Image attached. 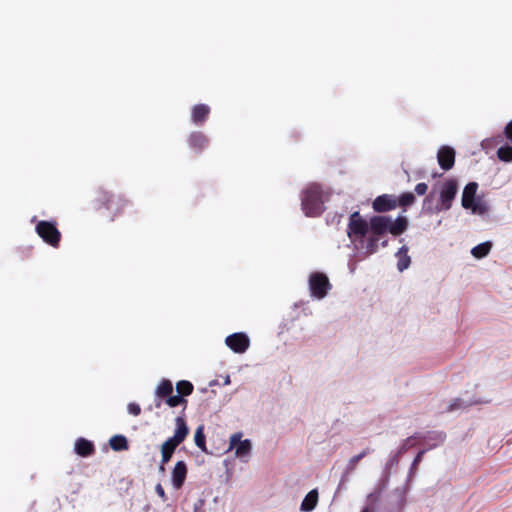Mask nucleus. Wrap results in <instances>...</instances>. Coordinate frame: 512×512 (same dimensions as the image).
<instances>
[{
    "mask_svg": "<svg viewBox=\"0 0 512 512\" xmlns=\"http://www.w3.org/2000/svg\"><path fill=\"white\" fill-rule=\"evenodd\" d=\"M74 450L79 456L88 457L94 454L95 446L91 441L85 438H78L75 442Z\"/></svg>",
    "mask_w": 512,
    "mask_h": 512,
    "instance_id": "18",
    "label": "nucleus"
},
{
    "mask_svg": "<svg viewBox=\"0 0 512 512\" xmlns=\"http://www.w3.org/2000/svg\"><path fill=\"white\" fill-rule=\"evenodd\" d=\"M457 191L458 184L455 179L451 178L443 182L439 195L440 206L437 208V211L449 210L452 206V202L457 194Z\"/></svg>",
    "mask_w": 512,
    "mask_h": 512,
    "instance_id": "7",
    "label": "nucleus"
},
{
    "mask_svg": "<svg viewBox=\"0 0 512 512\" xmlns=\"http://www.w3.org/2000/svg\"><path fill=\"white\" fill-rule=\"evenodd\" d=\"M426 450H421L417 453V455L415 456L414 460H413V463H412V468H416L417 465L421 462L422 458H423V455L425 454Z\"/></svg>",
    "mask_w": 512,
    "mask_h": 512,
    "instance_id": "33",
    "label": "nucleus"
},
{
    "mask_svg": "<svg viewBox=\"0 0 512 512\" xmlns=\"http://www.w3.org/2000/svg\"><path fill=\"white\" fill-rule=\"evenodd\" d=\"M187 476V465L184 461H178L172 470V484L175 489H180Z\"/></svg>",
    "mask_w": 512,
    "mask_h": 512,
    "instance_id": "14",
    "label": "nucleus"
},
{
    "mask_svg": "<svg viewBox=\"0 0 512 512\" xmlns=\"http://www.w3.org/2000/svg\"><path fill=\"white\" fill-rule=\"evenodd\" d=\"M175 425L176 429L174 435L168 438L161 445L162 464H167L171 460L176 448L186 439L189 434V428L183 417H177L175 419Z\"/></svg>",
    "mask_w": 512,
    "mask_h": 512,
    "instance_id": "3",
    "label": "nucleus"
},
{
    "mask_svg": "<svg viewBox=\"0 0 512 512\" xmlns=\"http://www.w3.org/2000/svg\"><path fill=\"white\" fill-rule=\"evenodd\" d=\"M331 288L332 285L324 273L313 272L309 276V289L312 297L323 299Z\"/></svg>",
    "mask_w": 512,
    "mask_h": 512,
    "instance_id": "6",
    "label": "nucleus"
},
{
    "mask_svg": "<svg viewBox=\"0 0 512 512\" xmlns=\"http://www.w3.org/2000/svg\"><path fill=\"white\" fill-rule=\"evenodd\" d=\"M439 166L447 171L450 170L455 163V151L449 146H442L437 153Z\"/></svg>",
    "mask_w": 512,
    "mask_h": 512,
    "instance_id": "12",
    "label": "nucleus"
},
{
    "mask_svg": "<svg viewBox=\"0 0 512 512\" xmlns=\"http://www.w3.org/2000/svg\"><path fill=\"white\" fill-rule=\"evenodd\" d=\"M225 343L232 351L241 354L248 349L250 340L246 334L239 332L226 337Z\"/></svg>",
    "mask_w": 512,
    "mask_h": 512,
    "instance_id": "10",
    "label": "nucleus"
},
{
    "mask_svg": "<svg viewBox=\"0 0 512 512\" xmlns=\"http://www.w3.org/2000/svg\"><path fill=\"white\" fill-rule=\"evenodd\" d=\"M361 512H370L368 508L363 509Z\"/></svg>",
    "mask_w": 512,
    "mask_h": 512,
    "instance_id": "40",
    "label": "nucleus"
},
{
    "mask_svg": "<svg viewBox=\"0 0 512 512\" xmlns=\"http://www.w3.org/2000/svg\"><path fill=\"white\" fill-rule=\"evenodd\" d=\"M408 248L403 246L399 249L396 256L398 257L397 267L400 272L407 269L410 265V257L408 256Z\"/></svg>",
    "mask_w": 512,
    "mask_h": 512,
    "instance_id": "22",
    "label": "nucleus"
},
{
    "mask_svg": "<svg viewBox=\"0 0 512 512\" xmlns=\"http://www.w3.org/2000/svg\"><path fill=\"white\" fill-rule=\"evenodd\" d=\"M318 502V492L317 490H311L304 498V500L301 503V510L302 511H312Z\"/></svg>",
    "mask_w": 512,
    "mask_h": 512,
    "instance_id": "20",
    "label": "nucleus"
},
{
    "mask_svg": "<svg viewBox=\"0 0 512 512\" xmlns=\"http://www.w3.org/2000/svg\"><path fill=\"white\" fill-rule=\"evenodd\" d=\"M369 227L374 236H381L386 232L399 236L406 231L408 220L404 216H398L395 221L387 216H373L369 220Z\"/></svg>",
    "mask_w": 512,
    "mask_h": 512,
    "instance_id": "1",
    "label": "nucleus"
},
{
    "mask_svg": "<svg viewBox=\"0 0 512 512\" xmlns=\"http://www.w3.org/2000/svg\"><path fill=\"white\" fill-rule=\"evenodd\" d=\"M187 142L195 153H201L208 147L209 139L203 132L194 131L188 136Z\"/></svg>",
    "mask_w": 512,
    "mask_h": 512,
    "instance_id": "13",
    "label": "nucleus"
},
{
    "mask_svg": "<svg viewBox=\"0 0 512 512\" xmlns=\"http://www.w3.org/2000/svg\"><path fill=\"white\" fill-rule=\"evenodd\" d=\"M414 440H419L420 441V436H411V437H408L403 445L401 446V448L399 449V453H404L406 452L409 448L413 447L415 445L414 443Z\"/></svg>",
    "mask_w": 512,
    "mask_h": 512,
    "instance_id": "29",
    "label": "nucleus"
},
{
    "mask_svg": "<svg viewBox=\"0 0 512 512\" xmlns=\"http://www.w3.org/2000/svg\"><path fill=\"white\" fill-rule=\"evenodd\" d=\"M456 407H458V404L457 403H453L450 407H449V411H452L453 409H455Z\"/></svg>",
    "mask_w": 512,
    "mask_h": 512,
    "instance_id": "38",
    "label": "nucleus"
},
{
    "mask_svg": "<svg viewBox=\"0 0 512 512\" xmlns=\"http://www.w3.org/2000/svg\"><path fill=\"white\" fill-rule=\"evenodd\" d=\"M156 493L163 499L166 500L167 496L161 484H157L155 487Z\"/></svg>",
    "mask_w": 512,
    "mask_h": 512,
    "instance_id": "35",
    "label": "nucleus"
},
{
    "mask_svg": "<svg viewBox=\"0 0 512 512\" xmlns=\"http://www.w3.org/2000/svg\"><path fill=\"white\" fill-rule=\"evenodd\" d=\"M127 204L128 201L123 197L119 195H114L104 190L99 191L95 199L96 209L100 210L102 208H105L111 211V221H113L116 216L120 215L123 212Z\"/></svg>",
    "mask_w": 512,
    "mask_h": 512,
    "instance_id": "4",
    "label": "nucleus"
},
{
    "mask_svg": "<svg viewBox=\"0 0 512 512\" xmlns=\"http://www.w3.org/2000/svg\"><path fill=\"white\" fill-rule=\"evenodd\" d=\"M497 156L501 161L511 162L512 161V146L505 145L497 150Z\"/></svg>",
    "mask_w": 512,
    "mask_h": 512,
    "instance_id": "28",
    "label": "nucleus"
},
{
    "mask_svg": "<svg viewBox=\"0 0 512 512\" xmlns=\"http://www.w3.org/2000/svg\"><path fill=\"white\" fill-rule=\"evenodd\" d=\"M165 403L169 406V407H177L179 405H183L184 406V409L186 408L187 406V399L183 398L182 396H180L179 394L177 395H170L168 396L166 399H164Z\"/></svg>",
    "mask_w": 512,
    "mask_h": 512,
    "instance_id": "26",
    "label": "nucleus"
},
{
    "mask_svg": "<svg viewBox=\"0 0 512 512\" xmlns=\"http://www.w3.org/2000/svg\"><path fill=\"white\" fill-rule=\"evenodd\" d=\"M159 470H160L161 472H164V471H165V464H162V462L160 463Z\"/></svg>",
    "mask_w": 512,
    "mask_h": 512,
    "instance_id": "39",
    "label": "nucleus"
},
{
    "mask_svg": "<svg viewBox=\"0 0 512 512\" xmlns=\"http://www.w3.org/2000/svg\"><path fill=\"white\" fill-rule=\"evenodd\" d=\"M478 189V184L476 182H469L463 190L462 193V206L465 209L473 208L475 195Z\"/></svg>",
    "mask_w": 512,
    "mask_h": 512,
    "instance_id": "17",
    "label": "nucleus"
},
{
    "mask_svg": "<svg viewBox=\"0 0 512 512\" xmlns=\"http://www.w3.org/2000/svg\"><path fill=\"white\" fill-rule=\"evenodd\" d=\"M363 458H361V455L357 454L355 456H353L352 458H350L348 464H347V471L348 472H352L357 464L359 463L360 460H362Z\"/></svg>",
    "mask_w": 512,
    "mask_h": 512,
    "instance_id": "30",
    "label": "nucleus"
},
{
    "mask_svg": "<svg viewBox=\"0 0 512 512\" xmlns=\"http://www.w3.org/2000/svg\"><path fill=\"white\" fill-rule=\"evenodd\" d=\"M427 190H428V185L424 182L418 183L415 186V192L419 196L425 195L427 193Z\"/></svg>",
    "mask_w": 512,
    "mask_h": 512,
    "instance_id": "32",
    "label": "nucleus"
},
{
    "mask_svg": "<svg viewBox=\"0 0 512 512\" xmlns=\"http://www.w3.org/2000/svg\"><path fill=\"white\" fill-rule=\"evenodd\" d=\"M194 441L198 448L202 451H206V437L204 434V426L200 425L197 427L194 435Z\"/></svg>",
    "mask_w": 512,
    "mask_h": 512,
    "instance_id": "25",
    "label": "nucleus"
},
{
    "mask_svg": "<svg viewBox=\"0 0 512 512\" xmlns=\"http://www.w3.org/2000/svg\"><path fill=\"white\" fill-rule=\"evenodd\" d=\"M416 198L412 192H405L397 199L398 206L408 207L414 204Z\"/></svg>",
    "mask_w": 512,
    "mask_h": 512,
    "instance_id": "27",
    "label": "nucleus"
},
{
    "mask_svg": "<svg viewBox=\"0 0 512 512\" xmlns=\"http://www.w3.org/2000/svg\"><path fill=\"white\" fill-rule=\"evenodd\" d=\"M194 386L190 381L181 380L176 383V391L177 393L185 398L193 393Z\"/></svg>",
    "mask_w": 512,
    "mask_h": 512,
    "instance_id": "23",
    "label": "nucleus"
},
{
    "mask_svg": "<svg viewBox=\"0 0 512 512\" xmlns=\"http://www.w3.org/2000/svg\"><path fill=\"white\" fill-rule=\"evenodd\" d=\"M127 409L128 412L134 416H138L141 413V407L137 403H129Z\"/></svg>",
    "mask_w": 512,
    "mask_h": 512,
    "instance_id": "31",
    "label": "nucleus"
},
{
    "mask_svg": "<svg viewBox=\"0 0 512 512\" xmlns=\"http://www.w3.org/2000/svg\"><path fill=\"white\" fill-rule=\"evenodd\" d=\"M370 453H371V449L370 448H366L362 452H360L359 455H361V458H364L365 456H367Z\"/></svg>",
    "mask_w": 512,
    "mask_h": 512,
    "instance_id": "37",
    "label": "nucleus"
},
{
    "mask_svg": "<svg viewBox=\"0 0 512 512\" xmlns=\"http://www.w3.org/2000/svg\"><path fill=\"white\" fill-rule=\"evenodd\" d=\"M109 445L114 451H124L129 448L127 438L123 435L112 436L109 440Z\"/></svg>",
    "mask_w": 512,
    "mask_h": 512,
    "instance_id": "21",
    "label": "nucleus"
},
{
    "mask_svg": "<svg viewBox=\"0 0 512 512\" xmlns=\"http://www.w3.org/2000/svg\"><path fill=\"white\" fill-rule=\"evenodd\" d=\"M173 393V385L172 382L168 379H163L159 385L156 388L155 395H156V402L155 406L157 408H160L162 405V400L166 399L168 396H170Z\"/></svg>",
    "mask_w": 512,
    "mask_h": 512,
    "instance_id": "16",
    "label": "nucleus"
},
{
    "mask_svg": "<svg viewBox=\"0 0 512 512\" xmlns=\"http://www.w3.org/2000/svg\"><path fill=\"white\" fill-rule=\"evenodd\" d=\"M505 136L512 141V120L505 126Z\"/></svg>",
    "mask_w": 512,
    "mask_h": 512,
    "instance_id": "34",
    "label": "nucleus"
},
{
    "mask_svg": "<svg viewBox=\"0 0 512 512\" xmlns=\"http://www.w3.org/2000/svg\"><path fill=\"white\" fill-rule=\"evenodd\" d=\"M35 231L48 245L58 248L61 241V232L55 222L41 220L36 224Z\"/></svg>",
    "mask_w": 512,
    "mask_h": 512,
    "instance_id": "5",
    "label": "nucleus"
},
{
    "mask_svg": "<svg viewBox=\"0 0 512 512\" xmlns=\"http://www.w3.org/2000/svg\"><path fill=\"white\" fill-rule=\"evenodd\" d=\"M445 438L444 432L429 431L426 435L420 436V442H425L429 445V449H432L442 444Z\"/></svg>",
    "mask_w": 512,
    "mask_h": 512,
    "instance_id": "19",
    "label": "nucleus"
},
{
    "mask_svg": "<svg viewBox=\"0 0 512 512\" xmlns=\"http://www.w3.org/2000/svg\"><path fill=\"white\" fill-rule=\"evenodd\" d=\"M377 241H378V238L371 237V238L369 239V244H368V246H369V247H376V246H377ZM372 251H375V248H372Z\"/></svg>",
    "mask_w": 512,
    "mask_h": 512,
    "instance_id": "36",
    "label": "nucleus"
},
{
    "mask_svg": "<svg viewBox=\"0 0 512 512\" xmlns=\"http://www.w3.org/2000/svg\"><path fill=\"white\" fill-rule=\"evenodd\" d=\"M492 244L490 242H484L477 246H475L471 253L475 258H483L485 257L491 250Z\"/></svg>",
    "mask_w": 512,
    "mask_h": 512,
    "instance_id": "24",
    "label": "nucleus"
},
{
    "mask_svg": "<svg viewBox=\"0 0 512 512\" xmlns=\"http://www.w3.org/2000/svg\"><path fill=\"white\" fill-rule=\"evenodd\" d=\"M431 195H429L427 198H425L424 202L428 201Z\"/></svg>",
    "mask_w": 512,
    "mask_h": 512,
    "instance_id": "41",
    "label": "nucleus"
},
{
    "mask_svg": "<svg viewBox=\"0 0 512 512\" xmlns=\"http://www.w3.org/2000/svg\"><path fill=\"white\" fill-rule=\"evenodd\" d=\"M370 230L369 224L360 216L359 212H354L349 219L348 236L364 237Z\"/></svg>",
    "mask_w": 512,
    "mask_h": 512,
    "instance_id": "8",
    "label": "nucleus"
},
{
    "mask_svg": "<svg viewBox=\"0 0 512 512\" xmlns=\"http://www.w3.org/2000/svg\"><path fill=\"white\" fill-rule=\"evenodd\" d=\"M241 438L242 433L237 432L230 437L229 441V449L235 450V455L239 458L248 456L252 448L250 440H242Z\"/></svg>",
    "mask_w": 512,
    "mask_h": 512,
    "instance_id": "9",
    "label": "nucleus"
},
{
    "mask_svg": "<svg viewBox=\"0 0 512 512\" xmlns=\"http://www.w3.org/2000/svg\"><path fill=\"white\" fill-rule=\"evenodd\" d=\"M209 114H210V107L208 105L197 104V105L193 106L192 110H191L192 122L197 126H201L208 119Z\"/></svg>",
    "mask_w": 512,
    "mask_h": 512,
    "instance_id": "15",
    "label": "nucleus"
},
{
    "mask_svg": "<svg viewBox=\"0 0 512 512\" xmlns=\"http://www.w3.org/2000/svg\"><path fill=\"white\" fill-rule=\"evenodd\" d=\"M397 198L391 194H383L375 198L372 208L377 213H384L396 209Z\"/></svg>",
    "mask_w": 512,
    "mask_h": 512,
    "instance_id": "11",
    "label": "nucleus"
},
{
    "mask_svg": "<svg viewBox=\"0 0 512 512\" xmlns=\"http://www.w3.org/2000/svg\"><path fill=\"white\" fill-rule=\"evenodd\" d=\"M302 210L308 217L320 216L324 211V192L319 184H310L301 198Z\"/></svg>",
    "mask_w": 512,
    "mask_h": 512,
    "instance_id": "2",
    "label": "nucleus"
}]
</instances>
